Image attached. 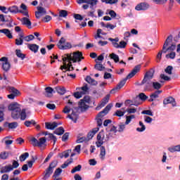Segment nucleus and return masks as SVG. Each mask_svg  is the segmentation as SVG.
Instances as JSON below:
<instances>
[{
  "instance_id": "423d86ee",
  "label": "nucleus",
  "mask_w": 180,
  "mask_h": 180,
  "mask_svg": "<svg viewBox=\"0 0 180 180\" xmlns=\"http://www.w3.org/2000/svg\"><path fill=\"white\" fill-rule=\"evenodd\" d=\"M112 106H113L112 103L108 104L101 112H100L96 116L97 124L98 126H102L103 119L104 116H106L109 112V110L112 109Z\"/></svg>"
},
{
  "instance_id": "a18cd8bd",
  "label": "nucleus",
  "mask_w": 180,
  "mask_h": 180,
  "mask_svg": "<svg viewBox=\"0 0 180 180\" xmlns=\"http://www.w3.org/2000/svg\"><path fill=\"white\" fill-rule=\"evenodd\" d=\"M15 53H16L17 57H18L19 58H21V60L25 59V54L22 53V51L17 49L15 51Z\"/></svg>"
},
{
  "instance_id": "4be33fe9",
  "label": "nucleus",
  "mask_w": 180,
  "mask_h": 180,
  "mask_svg": "<svg viewBox=\"0 0 180 180\" xmlns=\"http://www.w3.org/2000/svg\"><path fill=\"white\" fill-rule=\"evenodd\" d=\"M71 153H72L71 150H68L66 151H64L63 153H58V157H59V158H68Z\"/></svg>"
},
{
  "instance_id": "3c124183",
  "label": "nucleus",
  "mask_w": 180,
  "mask_h": 180,
  "mask_svg": "<svg viewBox=\"0 0 180 180\" xmlns=\"http://www.w3.org/2000/svg\"><path fill=\"white\" fill-rule=\"evenodd\" d=\"M62 172H63V169H61V168L56 169L54 174H53V178H56L57 176H60V175H61Z\"/></svg>"
},
{
  "instance_id": "de8ad7c7",
  "label": "nucleus",
  "mask_w": 180,
  "mask_h": 180,
  "mask_svg": "<svg viewBox=\"0 0 180 180\" xmlns=\"http://www.w3.org/2000/svg\"><path fill=\"white\" fill-rule=\"evenodd\" d=\"M9 91L10 92H11V94L15 95V96H18V95H20V92H19L18 90L15 89L14 87H10Z\"/></svg>"
},
{
  "instance_id": "412c9836",
  "label": "nucleus",
  "mask_w": 180,
  "mask_h": 180,
  "mask_svg": "<svg viewBox=\"0 0 180 180\" xmlns=\"http://www.w3.org/2000/svg\"><path fill=\"white\" fill-rule=\"evenodd\" d=\"M0 33H3L8 39H13V36L12 35V32H11V30H9L8 29L0 30Z\"/></svg>"
},
{
  "instance_id": "6ab92c4d",
  "label": "nucleus",
  "mask_w": 180,
  "mask_h": 180,
  "mask_svg": "<svg viewBox=\"0 0 180 180\" xmlns=\"http://www.w3.org/2000/svg\"><path fill=\"white\" fill-rule=\"evenodd\" d=\"M45 126L49 130H54L58 126V124L57 122H46Z\"/></svg>"
},
{
  "instance_id": "f257e3e1",
  "label": "nucleus",
  "mask_w": 180,
  "mask_h": 180,
  "mask_svg": "<svg viewBox=\"0 0 180 180\" xmlns=\"http://www.w3.org/2000/svg\"><path fill=\"white\" fill-rule=\"evenodd\" d=\"M84 57H82V53L79 51H76L72 53H66L63 56V65L60 66V70L64 71H74V67H72V63H77V61L79 62L82 60Z\"/></svg>"
},
{
  "instance_id": "4468645a",
  "label": "nucleus",
  "mask_w": 180,
  "mask_h": 180,
  "mask_svg": "<svg viewBox=\"0 0 180 180\" xmlns=\"http://www.w3.org/2000/svg\"><path fill=\"white\" fill-rule=\"evenodd\" d=\"M150 8V4L146 2H142L139 4H137L135 6V10L136 11H147Z\"/></svg>"
},
{
  "instance_id": "ddd939ff",
  "label": "nucleus",
  "mask_w": 180,
  "mask_h": 180,
  "mask_svg": "<svg viewBox=\"0 0 180 180\" xmlns=\"http://www.w3.org/2000/svg\"><path fill=\"white\" fill-rule=\"evenodd\" d=\"M47 11H46V8H43L42 6H37V11L35 12V16L37 19H40L43 15H46Z\"/></svg>"
},
{
  "instance_id": "393cba45",
  "label": "nucleus",
  "mask_w": 180,
  "mask_h": 180,
  "mask_svg": "<svg viewBox=\"0 0 180 180\" xmlns=\"http://www.w3.org/2000/svg\"><path fill=\"white\" fill-rule=\"evenodd\" d=\"M47 140L45 137L40 138L38 141V147L40 148H43V147H46Z\"/></svg>"
},
{
  "instance_id": "58836bf2",
  "label": "nucleus",
  "mask_w": 180,
  "mask_h": 180,
  "mask_svg": "<svg viewBox=\"0 0 180 180\" xmlns=\"http://www.w3.org/2000/svg\"><path fill=\"white\" fill-rule=\"evenodd\" d=\"M8 12L11 13H18L19 12V8L16 6H11L8 9Z\"/></svg>"
},
{
  "instance_id": "69168bd1",
  "label": "nucleus",
  "mask_w": 180,
  "mask_h": 180,
  "mask_svg": "<svg viewBox=\"0 0 180 180\" xmlns=\"http://www.w3.org/2000/svg\"><path fill=\"white\" fill-rule=\"evenodd\" d=\"M142 115H148V116H153V112L150 110H146L141 112Z\"/></svg>"
},
{
  "instance_id": "2eb2a0df",
  "label": "nucleus",
  "mask_w": 180,
  "mask_h": 180,
  "mask_svg": "<svg viewBox=\"0 0 180 180\" xmlns=\"http://www.w3.org/2000/svg\"><path fill=\"white\" fill-rule=\"evenodd\" d=\"M20 20L22 22V24L27 26L28 29H32V22H30V20H29V18L24 17L21 18Z\"/></svg>"
},
{
  "instance_id": "ea45409f",
  "label": "nucleus",
  "mask_w": 180,
  "mask_h": 180,
  "mask_svg": "<svg viewBox=\"0 0 180 180\" xmlns=\"http://www.w3.org/2000/svg\"><path fill=\"white\" fill-rule=\"evenodd\" d=\"M54 134H57V136H61V135L64 134V128L60 127L56 129L54 131Z\"/></svg>"
},
{
  "instance_id": "f03ea898",
  "label": "nucleus",
  "mask_w": 180,
  "mask_h": 180,
  "mask_svg": "<svg viewBox=\"0 0 180 180\" xmlns=\"http://www.w3.org/2000/svg\"><path fill=\"white\" fill-rule=\"evenodd\" d=\"M8 110L11 112V117L13 119L26 120V109H20V104L18 103H11L8 107Z\"/></svg>"
},
{
  "instance_id": "9d476101",
  "label": "nucleus",
  "mask_w": 180,
  "mask_h": 180,
  "mask_svg": "<svg viewBox=\"0 0 180 180\" xmlns=\"http://www.w3.org/2000/svg\"><path fill=\"white\" fill-rule=\"evenodd\" d=\"M56 167H57V161H53L50 164L49 167L47 169L46 174L44 176V180L50 178V175L53 174V171L54 170V168H56Z\"/></svg>"
},
{
  "instance_id": "13d9d810",
  "label": "nucleus",
  "mask_w": 180,
  "mask_h": 180,
  "mask_svg": "<svg viewBox=\"0 0 180 180\" xmlns=\"http://www.w3.org/2000/svg\"><path fill=\"white\" fill-rule=\"evenodd\" d=\"M9 129H16L18 127V122L6 123Z\"/></svg>"
},
{
  "instance_id": "72a5a7b5",
  "label": "nucleus",
  "mask_w": 180,
  "mask_h": 180,
  "mask_svg": "<svg viewBox=\"0 0 180 180\" xmlns=\"http://www.w3.org/2000/svg\"><path fill=\"white\" fill-rule=\"evenodd\" d=\"M162 92V91L158 90V91H156L153 94H151L150 95V101H151V102H153V101H154V99H157V98H158V95H160V94H161Z\"/></svg>"
},
{
  "instance_id": "c9c22d12",
  "label": "nucleus",
  "mask_w": 180,
  "mask_h": 180,
  "mask_svg": "<svg viewBox=\"0 0 180 180\" xmlns=\"http://www.w3.org/2000/svg\"><path fill=\"white\" fill-rule=\"evenodd\" d=\"M176 49V46L174 44H172L170 46H169L168 48H165V49H163V53H167V51H174V50H175Z\"/></svg>"
},
{
  "instance_id": "473e14b6",
  "label": "nucleus",
  "mask_w": 180,
  "mask_h": 180,
  "mask_svg": "<svg viewBox=\"0 0 180 180\" xmlns=\"http://www.w3.org/2000/svg\"><path fill=\"white\" fill-rule=\"evenodd\" d=\"M106 155V149L105 146L101 147V152H100V158L101 160H105V156Z\"/></svg>"
},
{
  "instance_id": "4d7b16f0",
  "label": "nucleus",
  "mask_w": 180,
  "mask_h": 180,
  "mask_svg": "<svg viewBox=\"0 0 180 180\" xmlns=\"http://www.w3.org/2000/svg\"><path fill=\"white\" fill-rule=\"evenodd\" d=\"M152 1L157 5H164V4H167L168 0H152Z\"/></svg>"
},
{
  "instance_id": "f704fd0d",
  "label": "nucleus",
  "mask_w": 180,
  "mask_h": 180,
  "mask_svg": "<svg viewBox=\"0 0 180 180\" xmlns=\"http://www.w3.org/2000/svg\"><path fill=\"white\" fill-rule=\"evenodd\" d=\"M139 126H141V128H136V131H139V133H143V131H146V125H144L143 122L139 121Z\"/></svg>"
},
{
  "instance_id": "c85d7f7f",
  "label": "nucleus",
  "mask_w": 180,
  "mask_h": 180,
  "mask_svg": "<svg viewBox=\"0 0 180 180\" xmlns=\"http://www.w3.org/2000/svg\"><path fill=\"white\" fill-rule=\"evenodd\" d=\"M172 39H173L172 35H169V37H167L163 45V50H165L166 47H168V44L172 42Z\"/></svg>"
},
{
  "instance_id": "4c0bfd02",
  "label": "nucleus",
  "mask_w": 180,
  "mask_h": 180,
  "mask_svg": "<svg viewBox=\"0 0 180 180\" xmlns=\"http://www.w3.org/2000/svg\"><path fill=\"white\" fill-rule=\"evenodd\" d=\"M75 153H73L71 154L70 157H74V155H75L76 154H81V145H77L74 150Z\"/></svg>"
},
{
  "instance_id": "864d4df0",
  "label": "nucleus",
  "mask_w": 180,
  "mask_h": 180,
  "mask_svg": "<svg viewBox=\"0 0 180 180\" xmlns=\"http://www.w3.org/2000/svg\"><path fill=\"white\" fill-rule=\"evenodd\" d=\"M45 135L49 136V138L51 139V140L53 141V144H56V142L57 141V138L53 136V134H47V132H46Z\"/></svg>"
},
{
  "instance_id": "680f3d73",
  "label": "nucleus",
  "mask_w": 180,
  "mask_h": 180,
  "mask_svg": "<svg viewBox=\"0 0 180 180\" xmlns=\"http://www.w3.org/2000/svg\"><path fill=\"white\" fill-rule=\"evenodd\" d=\"M36 160H37V157H36L35 159L34 158H32V160L27 162L28 168H32V167H33V164H34Z\"/></svg>"
},
{
  "instance_id": "49530a36",
  "label": "nucleus",
  "mask_w": 180,
  "mask_h": 180,
  "mask_svg": "<svg viewBox=\"0 0 180 180\" xmlns=\"http://www.w3.org/2000/svg\"><path fill=\"white\" fill-rule=\"evenodd\" d=\"M8 157H9V153L8 152L4 151L0 153V158L1 160H6Z\"/></svg>"
},
{
  "instance_id": "bb28decb",
  "label": "nucleus",
  "mask_w": 180,
  "mask_h": 180,
  "mask_svg": "<svg viewBox=\"0 0 180 180\" xmlns=\"http://www.w3.org/2000/svg\"><path fill=\"white\" fill-rule=\"evenodd\" d=\"M56 92H58L59 94V95H64V94H65V92H67V90H65V87L64 86H56L55 88Z\"/></svg>"
},
{
  "instance_id": "79ce46f5",
  "label": "nucleus",
  "mask_w": 180,
  "mask_h": 180,
  "mask_svg": "<svg viewBox=\"0 0 180 180\" xmlns=\"http://www.w3.org/2000/svg\"><path fill=\"white\" fill-rule=\"evenodd\" d=\"M72 161H73L72 158H70V159L68 160L66 162H64V164H63L60 166V168H63V169L67 168V167H68V165H70V164L72 163Z\"/></svg>"
},
{
  "instance_id": "e433bc0d",
  "label": "nucleus",
  "mask_w": 180,
  "mask_h": 180,
  "mask_svg": "<svg viewBox=\"0 0 180 180\" xmlns=\"http://www.w3.org/2000/svg\"><path fill=\"white\" fill-rule=\"evenodd\" d=\"M126 126H127V124H126L125 122L124 123L121 122L118 125V130H117V131H119V133H122V132L124 131V129H126Z\"/></svg>"
},
{
  "instance_id": "39448f33",
  "label": "nucleus",
  "mask_w": 180,
  "mask_h": 180,
  "mask_svg": "<svg viewBox=\"0 0 180 180\" xmlns=\"http://www.w3.org/2000/svg\"><path fill=\"white\" fill-rule=\"evenodd\" d=\"M109 133H106L102 130L97 135V141H96V147H102L103 143L109 141Z\"/></svg>"
},
{
  "instance_id": "a19ab883",
  "label": "nucleus",
  "mask_w": 180,
  "mask_h": 180,
  "mask_svg": "<svg viewBox=\"0 0 180 180\" xmlns=\"http://www.w3.org/2000/svg\"><path fill=\"white\" fill-rule=\"evenodd\" d=\"M124 113H126V110H118L114 114L115 116H118V117H122V116H124Z\"/></svg>"
},
{
  "instance_id": "a211bd4d",
  "label": "nucleus",
  "mask_w": 180,
  "mask_h": 180,
  "mask_svg": "<svg viewBox=\"0 0 180 180\" xmlns=\"http://www.w3.org/2000/svg\"><path fill=\"white\" fill-rule=\"evenodd\" d=\"M13 170V167H12V165H9L5 167H1V174H6L8 172H11V171Z\"/></svg>"
},
{
  "instance_id": "a878e982",
  "label": "nucleus",
  "mask_w": 180,
  "mask_h": 180,
  "mask_svg": "<svg viewBox=\"0 0 180 180\" xmlns=\"http://www.w3.org/2000/svg\"><path fill=\"white\" fill-rule=\"evenodd\" d=\"M168 151H169V153H179L180 151V145H176L174 146H172L168 148Z\"/></svg>"
},
{
  "instance_id": "1a4fd4ad",
  "label": "nucleus",
  "mask_w": 180,
  "mask_h": 180,
  "mask_svg": "<svg viewBox=\"0 0 180 180\" xmlns=\"http://www.w3.org/2000/svg\"><path fill=\"white\" fill-rule=\"evenodd\" d=\"M57 46L58 49H60V50H68L69 49H71L72 47L70 43L65 42V39H64L63 37L60 39Z\"/></svg>"
},
{
  "instance_id": "dca6fc26",
  "label": "nucleus",
  "mask_w": 180,
  "mask_h": 180,
  "mask_svg": "<svg viewBox=\"0 0 180 180\" xmlns=\"http://www.w3.org/2000/svg\"><path fill=\"white\" fill-rule=\"evenodd\" d=\"M27 48L30 49L31 51L36 53L39 51V46L36 44H27Z\"/></svg>"
},
{
  "instance_id": "aec40b11",
  "label": "nucleus",
  "mask_w": 180,
  "mask_h": 180,
  "mask_svg": "<svg viewBox=\"0 0 180 180\" xmlns=\"http://www.w3.org/2000/svg\"><path fill=\"white\" fill-rule=\"evenodd\" d=\"M79 108L82 112H85L89 106L88 105L87 103H85V101H80L79 103Z\"/></svg>"
},
{
  "instance_id": "6e6d98bb",
  "label": "nucleus",
  "mask_w": 180,
  "mask_h": 180,
  "mask_svg": "<svg viewBox=\"0 0 180 180\" xmlns=\"http://www.w3.org/2000/svg\"><path fill=\"white\" fill-rule=\"evenodd\" d=\"M31 144L34 146V147H38L39 146V141L36 138H32L30 139Z\"/></svg>"
},
{
  "instance_id": "f8f14e48",
  "label": "nucleus",
  "mask_w": 180,
  "mask_h": 180,
  "mask_svg": "<svg viewBox=\"0 0 180 180\" xmlns=\"http://www.w3.org/2000/svg\"><path fill=\"white\" fill-rule=\"evenodd\" d=\"M109 99H110V94H107L102 100L101 103L96 108V110H101L102 108L109 102Z\"/></svg>"
},
{
  "instance_id": "0e129e2a",
  "label": "nucleus",
  "mask_w": 180,
  "mask_h": 180,
  "mask_svg": "<svg viewBox=\"0 0 180 180\" xmlns=\"http://www.w3.org/2000/svg\"><path fill=\"white\" fill-rule=\"evenodd\" d=\"M175 56H176L175 52H171L166 55V58H171L172 60H174V58H175Z\"/></svg>"
},
{
  "instance_id": "b1692460",
  "label": "nucleus",
  "mask_w": 180,
  "mask_h": 180,
  "mask_svg": "<svg viewBox=\"0 0 180 180\" xmlns=\"http://www.w3.org/2000/svg\"><path fill=\"white\" fill-rule=\"evenodd\" d=\"M134 119H136L135 115H129L125 116V122H124L125 124H127V126L128 124H130V123H131V121Z\"/></svg>"
},
{
  "instance_id": "e2e57ef3",
  "label": "nucleus",
  "mask_w": 180,
  "mask_h": 180,
  "mask_svg": "<svg viewBox=\"0 0 180 180\" xmlns=\"http://www.w3.org/2000/svg\"><path fill=\"white\" fill-rule=\"evenodd\" d=\"M68 15V13L65 10H62L59 13V16H60V18H65L67 17Z\"/></svg>"
},
{
  "instance_id": "7c9ffc66",
  "label": "nucleus",
  "mask_w": 180,
  "mask_h": 180,
  "mask_svg": "<svg viewBox=\"0 0 180 180\" xmlns=\"http://www.w3.org/2000/svg\"><path fill=\"white\" fill-rule=\"evenodd\" d=\"M46 91V96H47L48 98H51V96H53V92H54V89H53V88L51 87H46L45 89Z\"/></svg>"
},
{
  "instance_id": "9b49d317",
  "label": "nucleus",
  "mask_w": 180,
  "mask_h": 180,
  "mask_svg": "<svg viewBox=\"0 0 180 180\" xmlns=\"http://www.w3.org/2000/svg\"><path fill=\"white\" fill-rule=\"evenodd\" d=\"M0 61L1 63V66L4 70V71H9L11 70V63H9V60H8V58L6 57H2L0 58Z\"/></svg>"
},
{
  "instance_id": "c756f323",
  "label": "nucleus",
  "mask_w": 180,
  "mask_h": 180,
  "mask_svg": "<svg viewBox=\"0 0 180 180\" xmlns=\"http://www.w3.org/2000/svg\"><path fill=\"white\" fill-rule=\"evenodd\" d=\"M96 64L94 66L95 70L97 71H105V66L101 63H98L97 60H96Z\"/></svg>"
},
{
  "instance_id": "5701e85b",
  "label": "nucleus",
  "mask_w": 180,
  "mask_h": 180,
  "mask_svg": "<svg viewBox=\"0 0 180 180\" xmlns=\"http://www.w3.org/2000/svg\"><path fill=\"white\" fill-rule=\"evenodd\" d=\"M153 82H151V79L144 77L142 80L141 85L146 84V88H148V86H151V85H153Z\"/></svg>"
},
{
  "instance_id": "6e6552de",
  "label": "nucleus",
  "mask_w": 180,
  "mask_h": 180,
  "mask_svg": "<svg viewBox=\"0 0 180 180\" xmlns=\"http://www.w3.org/2000/svg\"><path fill=\"white\" fill-rule=\"evenodd\" d=\"M77 91L74 94V96L75 98H76L77 99H79V98H82L83 95H85L86 94V92H88V86L85 85L83 86L82 87H77Z\"/></svg>"
},
{
  "instance_id": "5fc2aeb1",
  "label": "nucleus",
  "mask_w": 180,
  "mask_h": 180,
  "mask_svg": "<svg viewBox=\"0 0 180 180\" xmlns=\"http://www.w3.org/2000/svg\"><path fill=\"white\" fill-rule=\"evenodd\" d=\"M162 53H164V49H162V51H160L159 53H158L156 56L157 63H160V61H161V58L162 57Z\"/></svg>"
},
{
  "instance_id": "052dcab7",
  "label": "nucleus",
  "mask_w": 180,
  "mask_h": 180,
  "mask_svg": "<svg viewBox=\"0 0 180 180\" xmlns=\"http://www.w3.org/2000/svg\"><path fill=\"white\" fill-rule=\"evenodd\" d=\"M153 86L154 89H160L162 85L161 84L158 83V82H153Z\"/></svg>"
},
{
  "instance_id": "338daca9",
  "label": "nucleus",
  "mask_w": 180,
  "mask_h": 180,
  "mask_svg": "<svg viewBox=\"0 0 180 180\" xmlns=\"http://www.w3.org/2000/svg\"><path fill=\"white\" fill-rule=\"evenodd\" d=\"M23 40L22 39L20 38H17L15 39V44L16 46H22V44H23Z\"/></svg>"
},
{
  "instance_id": "09e8293b",
  "label": "nucleus",
  "mask_w": 180,
  "mask_h": 180,
  "mask_svg": "<svg viewBox=\"0 0 180 180\" xmlns=\"http://www.w3.org/2000/svg\"><path fill=\"white\" fill-rule=\"evenodd\" d=\"M125 112H127V113L129 115H133L137 112V108H128Z\"/></svg>"
},
{
  "instance_id": "0eeeda50",
  "label": "nucleus",
  "mask_w": 180,
  "mask_h": 180,
  "mask_svg": "<svg viewBox=\"0 0 180 180\" xmlns=\"http://www.w3.org/2000/svg\"><path fill=\"white\" fill-rule=\"evenodd\" d=\"M108 40L112 42V44L115 49H126V46H127V43L124 41H121L119 43V39L117 37L115 39L109 38Z\"/></svg>"
},
{
  "instance_id": "cd10ccee",
  "label": "nucleus",
  "mask_w": 180,
  "mask_h": 180,
  "mask_svg": "<svg viewBox=\"0 0 180 180\" xmlns=\"http://www.w3.org/2000/svg\"><path fill=\"white\" fill-rule=\"evenodd\" d=\"M86 82H88V84H90V85H98V82H96V80H95L90 76H87L86 77Z\"/></svg>"
},
{
  "instance_id": "8fccbe9b",
  "label": "nucleus",
  "mask_w": 180,
  "mask_h": 180,
  "mask_svg": "<svg viewBox=\"0 0 180 180\" xmlns=\"http://www.w3.org/2000/svg\"><path fill=\"white\" fill-rule=\"evenodd\" d=\"M110 57L112 60H114L115 63H119V56L116 55V53L110 54Z\"/></svg>"
},
{
  "instance_id": "774afa93",
  "label": "nucleus",
  "mask_w": 180,
  "mask_h": 180,
  "mask_svg": "<svg viewBox=\"0 0 180 180\" xmlns=\"http://www.w3.org/2000/svg\"><path fill=\"white\" fill-rule=\"evenodd\" d=\"M139 99H141V101H146L147 99V98H148L143 93L139 94Z\"/></svg>"
},
{
  "instance_id": "20e7f679",
  "label": "nucleus",
  "mask_w": 180,
  "mask_h": 180,
  "mask_svg": "<svg viewBox=\"0 0 180 180\" xmlns=\"http://www.w3.org/2000/svg\"><path fill=\"white\" fill-rule=\"evenodd\" d=\"M140 68H141L140 65L136 66L132 70V71L127 76L125 79L120 82V83L117 85V86L111 90V93H113V91H119L122 89V88H123V86H124V85L126 84V82L128 79H130V78H133V77H134V75H136V74H137V72L140 71Z\"/></svg>"
},
{
  "instance_id": "37998d69",
  "label": "nucleus",
  "mask_w": 180,
  "mask_h": 180,
  "mask_svg": "<svg viewBox=\"0 0 180 180\" xmlns=\"http://www.w3.org/2000/svg\"><path fill=\"white\" fill-rule=\"evenodd\" d=\"M153 77H154V71L150 70V71L146 72V74L145 75L144 78L147 77L149 79H153Z\"/></svg>"
},
{
  "instance_id": "f3484780",
  "label": "nucleus",
  "mask_w": 180,
  "mask_h": 180,
  "mask_svg": "<svg viewBox=\"0 0 180 180\" xmlns=\"http://www.w3.org/2000/svg\"><path fill=\"white\" fill-rule=\"evenodd\" d=\"M163 103H164V105H168V104L171 103L172 105V106H176V103H175V99H174V98H172V97H169L167 98H165L163 101Z\"/></svg>"
},
{
  "instance_id": "603ef678",
  "label": "nucleus",
  "mask_w": 180,
  "mask_h": 180,
  "mask_svg": "<svg viewBox=\"0 0 180 180\" xmlns=\"http://www.w3.org/2000/svg\"><path fill=\"white\" fill-rule=\"evenodd\" d=\"M34 39V36H33V34H30L27 36L24 37V41H32V40H33Z\"/></svg>"
},
{
  "instance_id": "2f4dec72",
  "label": "nucleus",
  "mask_w": 180,
  "mask_h": 180,
  "mask_svg": "<svg viewBox=\"0 0 180 180\" xmlns=\"http://www.w3.org/2000/svg\"><path fill=\"white\" fill-rule=\"evenodd\" d=\"M98 0H87L86 4L90 5V8L92 9V8H95L98 5Z\"/></svg>"
},
{
  "instance_id": "7ed1b4c3",
  "label": "nucleus",
  "mask_w": 180,
  "mask_h": 180,
  "mask_svg": "<svg viewBox=\"0 0 180 180\" xmlns=\"http://www.w3.org/2000/svg\"><path fill=\"white\" fill-rule=\"evenodd\" d=\"M63 113H70L68 115V119H70L74 123H77V120H78V108L74 105V103L70 101H68V104L65 105L63 110Z\"/></svg>"
},
{
  "instance_id": "c03bdc74",
  "label": "nucleus",
  "mask_w": 180,
  "mask_h": 180,
  "mask_svg": "<svg viewBox=\"0 0 180 180\" xmlns=\"http://www.w3.org/2000/svg\"><path fill=\"white\" fill-rule=\"evenodd\" d=\"M27 158H29V153H25L22 154L20 156V161H21V162H23V161H26Z\"/></svg>"
},
{
  "instance_id": "bf43d9fd",
  "label": "nucleus",
  "mask_w": 180,
  "mask_h": 180,
  "mask_svg": "<svg viewBox=\"0 0 180 180\" xmlns=\"http://www.w3.org/2000/svg\"><path fill=\"white\" fill-rule=\"evenodd\" d=\"M81 168H82V167L80 165L76 166L75 168H73L71 170V174H75V172H78L79 171H81Z\"/></svg>"
}]
</instances>
